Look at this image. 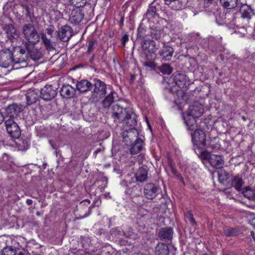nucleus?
<instances>
[{
	"mask_svg": "<svg viewBox=\"0 0 255 255\" xmlns=\"http://www.w3.org/2000/svg\"><path fill=\"white\" fill-rule=\"evenodd\" d=\"M242 193L244 196L250 200L255 199V189L250 186H247L243 189Z\"/></svg>",
	"mask_w": 255,
	"mask_h": 255,
	"instance_id": "nucleus-33",
	"label": "nucleus"
},
{
	"mask_svg": "<svg viewBox=\"0 0 255 255\" xmlns=\"http://www.w3.org/2000/svg\"><path fill=\"white\" fill-rule=\"evenodd\" d=\"M38 91L35 89L30 90L26 94L27 104L31 105L37 102L39 99V95L38 94Z\"/></svg>",
	"mask_w": 255,
	"mask_h": 255,
	"instance_id": "nucleus-27",
	"label": "nucleus"
},
{
	"mask_svg": "<svg viewBox=\"0 0 255 255\" xmlns=\"http://www.w3.org/2000/svg\"><path fill=\"white\" fill-rule=\"evenodd\" d=\"M7 132L14 138H18L21 135V130L17 124L12 119H8L4 122Z\"/></svg>",
	"mask_w": 255,
	"mask_h": 255,
	"instance_id": "nucleus-8",
	"label": "nucleus"
},
{
	"mask_svg": "<svg viewBox=\"0 0 255 255\" xmlns=\"http://www.w3.org/2000/svg\"><path fill=\"white\" fill-rule=\"evenodd\" d=\"M250 236H252L253 240L255 241V232L254 231H251L250 232Z\"/></svg>",
	"mask_w": 255,
	"mask_h": 255,
	"instance_id": "nucleus-60",
	"label": "nucleus"
},
{
	"mask_svg": "<svg viewBox=\"0 0 255 255\" xmlns=\"http://www.w3.org/2000/svg\"><path fill=\"white\" fill-rule=\"evenodd\" d=\"M152 4L154 5V6H157L159 5L160 6V9L161 8V5L163 4L161 0H154L153 2L151 3Z\"/></svg>",
	"mask_w": 255,
	"mask_h": 255,
	"instance_id": "nucleus-53",
	"label": "nucleus"
},
{
	"mask_svg": "<svg viewBox=\"0 0 255 255\" xmlns=\"http://www.w3.org/2000/svg\"><path fill=\"white\" fill-rule=\"evenodd\" d=\"M41 40L47 50L52 51L55 49V48L53 46V43L50 38L47 37L46 34H42Z\"/></svg>",
	"mask_w": 255,
	"mask_h": 255,
	"instance_id": "nucleus-35",
	"label": "nucleus"
},
{
	"mask_svg": "<svg viewBox=\"0 0 255 255\" xmlns=\"http://www.w3.org/2000/svg\"><path fill=\"white\" fill-rule=\"evenodd\" d=\"M86 203H87V205H86V207L88 208V209L89 208L88 207V205L90 204V202L89 200H85L84 201H83L82 202H81L80 203V205H86Z\"/></svg>",
	"mask_w": 255,
	"mask_h": 255,
	"instance_id": "nucleus-56",
	"label": "nucleus"
},
{
	"mask_svg": "<svg viewBox=\"0 0 255 255\" xmlns=\"http://www.w3.org/2000/svg\"><path fill=\"white\" fill-rule=\"evenodd\" d=\"M96 44L97 41L95 39H92L90 40L88 43L87 52L90 53L93 51L94 49Z\"/></svg>",
	"mask_w": 255,
	"mask_h": 255,
	"instance_id": "nucleus-44",
	"label": "nucleus"
},
{
	"mask_svg": "<svg viewBox=\"0 0 255 255\" xmlns=\"http://www.w3.org/2000/svg\"><path fill=\"white\" fill-rule=\"evenodd\" d=\"M239 12L242 18L250 20L255 14V7L253 4H242Z\"/></svg>",
	"mask_w": 255,
	"mask_h": 255,
	"instance_id": "nucleus-13",
	"label": "nucleus"
},
{
	"mask_svg": "<svg viewBox=\"0 0 255 255\" xmlns=\"http://www.w3.org/2000/svg\"><path fill=\"white\" fill-rule=\"evenodd\" d=\"M26 203L28 205H31L33 203V201L31 199H27L26 201Z\"/></svg>",
	"mask_w": 255,
	"mask_h": 255,
	"instance_id": "nucleus-58",
	"label": "nucleus"
},
{
	"mask_svg": "<svg viewBox=\"0 0 255 255\" xmlns=\"http://www.w3.org/2000/svg\"><path fill=\"white\" fill-rule=\"evenodd\" d=\"M169 166L172 174L176 177V178L179 180L181 182L184 184V182L183 177L181 174L177 171L176 169L172 165L171 163H169Z\"/></svg>",
	"mask_w": 255,
	"mask_h": 255,
	"instance_id": "nucleus-40",
	"label": "nucleus"
},
{
	"mask_svg": "<svg viewBox=\"0 0 255 255\" xmlns=\"http://www.w3.org/2000/svg\"><path fill=\"white\" fill-rule=\"evenodd\" d=\"M23 7L26 11V13L25 14L26 16L28 17L30 19H31L32 17L33 16V13L28 5H24L23 6Z\"/></svg>",
	"mask_w": 255,
	"mask_h": 255,
	"instance_id": "nucleus-46",
	"label": "nucleus"
},
{
	"mask_svg": "<svg viewBox=\"0 0 255 255\" xmlns=\"http://www.w3.org/2000/svg\"><path fill=\"white\" fill-rule=\"evenodd\" d=\"M157 49V48L155 41L147 38L145 39L141 44L140 56L144 59H151L153 58H156L155 52Z\"/></svg>",
	"mask_w": 255,
	"mask_h": 255,
	"instance_id": "nucleus-3",
	"label": "nucleus"
},
{
	"mask_svg": "<svg viewBox=\"0 0 255 255\" xmlns=\"http://www.w3.org/2000/svg\"><path fill=\"white\" fill-rule=\"evenodd\" d=\"M196 118L188 114L184 116V122L189 130H194L197 129Z\"/></svg>",
	"mask_w": 255,
	"mask_h": 255,
	"instance_id": "nucleus-26",
	"label": "nucleus"
},
{
	"mask_svg": "<svg viewBox=\"0 0 255 255\" xmlns=\"http://www.w3.org/2000/svg\"><path fill=\"white\" fill-rule=\"evenodd\" d=\"M18 49L19 50L20 54H21L22 55L25 54V55H26L27 50L25 47V48H23L22 47L19 46L18 47Z\"/></svg>",
	"mask_w": 255,
	"mask_h": 255,
	"instance_id": "nucleus-54",
	"label": "nucleus"
},
{
	"mask_svg": "<svg viewBox=\"0 0 255 255\" xmlns=\"http://www.w3.org/2000/svg\"><path fill=\"white\" fill-rule=\"evenodd\" d=\"M173 231L171 227H164L159 230L158 236L161 240L170 241L172 239Z\"/></svg>",
	"mask_w": 255,
	"mask_h": 255,
	"instance_id": "nucleus-20",
	"label": "nucleus"
},
{
	"mask_svg": "<svg viewBox=\"0 0 255 255\" xmlns=\"http://www.w3.org/2000/svg\"><path fill=\"white\" fill-rule=\"evenodd\" d=\"M160 10V6H154V5L151 3L149 5L148 8L145 14V16L148 19H150L153 17H154L157 14V11Z\"/></svg>",
	"mask_w": 255,
	"mask_h": 255,
	"instance_id": "nucleus-32",
	"label": "nucleus"
},
{
	"mask_svg": "<svg viewBox=\"0 0 255 255\" xmlns=\"http://www.w3.org/2000/svg\"><path fill=\"white\" fill-rule=\"evenodd\" d=\"M164 1V3L165 4H167V3H168V2H170L171 1H173V0H163Z\"/></svg>",
	"mask_w": 255,
	"mask_h": 255,
	"instance_id": "nucleus-62",
	"label": "nucleus"
},
{
	"mask_svg": "<svg viewBox=\"0 0 255 255\" xmlns=\"http://www.w3.org/2000/svg\"><path fill=\"white\" fill-rule=\"evenodd\" d=\"M189 109L190 112L188 114L197 118L201 117L204 112L203 106L199 103H195Z\"/></svg>",
	"mask_w": 255,
	"mask_h": 255,
	"instance_id": "nucleus-21",
	"label": "nucleus"
},
{
	"mask_svg": "<svg viewBox=\"0 0 255 255\" xmlns=\"http://www.w3.org/2000/svg\"><path fill=\"white\" fill-rule=\"evenodd\" d=\"M224 234L228 237H232L236 235V231L233 228H228L224 230Z\"/></svg>",
	"mask_w": 255,
	"mask_h": 255,
	"instance_id": "nucleus-43",
	"label": "nucleus"
},
{
	"mask_svg": "<svg viewBox=\"0 0 255 255\" xmlns=\"http://www.w3.org/2000/svg\"><path fill=\"white\" fill-rule=\"evenodd\" d=\"M22 33L28 43L36 44L39 41L40 37L34 25L31 23L24 24L22 28Z\"/></svg>",
	"mask_w": 255,
	"mask_h": 255,
	"instance_id": "nucleus-5",
	"label": "nucleus"
},
{
	"mask_svg": "<svg viewBox=\"0 0 255 255\" xmlns=\"http://www.w3.org/2000/svg\"><path fill=\"white\" fill-rule=\"evenodd\" d=\"M110 233L112 235L115 237L117 236H123V230H121L119 227H116L112 229L110 231Z\"/></svg>",
	"mask_w": 255,
	"mask_h": 255,
	"instance_id": "nucleus-41",
	"label": "nucleus"
},
{
	"mask_svg": "<svg viewBox=\"0 0 255 255\" xmlns=\"http://www.w3.org/2000/svg\"><path fill=\"white\" fill-rule=\"evenodd\" d=\"M155 253L156 255H168V246L164 243L158 244L155 247Z\"/></svg>",
	"mask_w": 255,
	"mask_h": 255,
	"instance_id": "nucleus-30",
	"label": "nucleus"
},
{
	"mask_svg": "<svg viewBox=\"0 0 255 255\" xmlns=\"http://www.w3.org/2000/svg\"><path fill=\"white\" fill-rule=\"evenodd\" d=\"M128 40V35L127 34H124L122 38V44L123 47H125L127 42Z\"/></svg>",
	"mask_w": 255,
	"mask_h": 255,
	"instance_id": "nucleus-52",
	"label": "nucleus"
},
{
	"mask_svg": "<svg viewBox=\"0 0 255 255\" xmlns=\"http://www.w3.org/2000/svg\"><path fill=\"white\" fill-rule=\"evenodd\" d=\"M2 159L3 161H8L9 160L8 155L6 153H4L2 156Z\"/></svg>",
	"mask_w": 255,
	"mask_h": 255,
	"instance_id": "nucleus-57",
	"label": "nucleus"
},
{
	"mask_svg": "<svg viewBox=\"0 0 255 255\" xmlns=\"http://www.w3.org/2000/svg\"><path fill=\"white\" fill-rule=\"evenodd\" d=\"M138 132L135 128H131L125 130L123 134V141L128 146H130V152L131 154L139 152L142 149L143 141L138 138Z\"/></svg>",
	"mask_w": 255,
	"mask_h": 255,
	"instance_id": "nucleus-2",
	"label": "nucleus"
},
{
	"mask_svg": "<svg viewBox=\"0 0 255 255\" xmlns=\"http://www.w3.org/2000/svg\"><path fill=\"white\" fill-rule=\"evenodd\" d=\"M192 140L199 148L204 149L206 145V136L204 130L197 129L191 133Z\"/></svg>",
	"mask_w": 255,
	"mask_h": 255,
	"instance_id": "nucleus-7",
	"label": "nucleus"
},
{
	"mask_svg": "<svg viewBox=\"0 0 255 255\" xmlns=\"http://www.w3.org/2000/svg\"><path fill=\"white\" fill-rule=\"evenodd\" d=\"M3 30L7 37L8 40L11 42H13L19 37L18 32L11 24H6L3 27Z\"/></svg>",
	"mask_w": 255,
	"mask_h": 255,
	"instance_id": "nucleus-15",
	"label": "nucleus"
},
{
	"mask_svg": "<svg viewBox=\"0 0 255 255\" xmlns=\"http://www.w3.org/2000/svg\"><path fill=\"white\" fill-rule=\"evenodd\" d=\"M174 81L176 85L180 88H186L190 85V81L188 78L182 73H175Z\"/></svg>",
	"mask_w": 255,
	"mask_h": 255,
	"instance_id": "nucleus-16",
	"label": "nucleus"
},
{
	"mask_svg": "<svg viewBox=\"0 0 255 255\" xmlns=\"http://www.w3.org/2000/svg\"><path fill=\"white\" fill-rule=\"evenodd\" d=\"M54 28L53 27V26L52 25H50L49 26V27H48L46 29V33L49 35H50V37H52V34L53 33V32H54Z\"/></svg>",
	"mask_w": 255,
	"mask_h": 255,
	"instance_id": "nucleus-51",
	"label": "nucleus"
},
{
	"mask_svg": "<svg viewBox=\"0 0 255 255\" xmlns=\"http://www.w3.org/2000/svg\"><path fill=\"white\" fill-rule=\"evenodd\" d=\"M93 88V84L87 80H82L76 84V89L80 93H86Z\"/></svg>",
	"mask_w": 255,
	"mask_h": 255,
	"instance_id": "nucleus-23",
	"label": "nucleus"
},
{
	"mask_svg": "<svg viewBox=\"0 0 255 255\" xmlns=\"http://www.w3.org/2000/svg\"><path fill=\"white\" fill-rule=\"evenodd\" d=\"M35 45L30 44L27 42H25L24 46L27 50L26 56L29 57L31 59L36 61L41 58L42 53L40 50L35 47Z\"/></svg>",
	"mask_w": 255,
	"mask_h": 255,
	"instance_id": "nucleus-12",
	"label": "nucleus"
},
{
	"mask_svg": "<svg viewBox=\"0 0 255 255\" xmlns=\"http://www.w3.org/2000/svg\"><path fill=\"white\" fill-rule=\"evenodd\" d=\"M244 184V182L243 180L240 176L237 175L232 177L231 185L234 187L237 190L241 191Z\"/></svg>",
	"mask_w": 255,
	"mask_h": 255,
	"instance_id": "nucleus-29",
	"label": "nucleus"
},
{
	"mask_svg": "<svg viewBox=\"0 0 255 255\" xmlns=\"http://www.w3.org/2000/svg\"><path fill=\"white\" fill-rule=\"evenodd\" d=\"M60 93L63 98H71L75 95V89L69 85H63L60 89Z\"/></svg>",
	"mask_w": 255,
	"mask_h": 255,
	"instance_id": "nucleus-24",
	"label": "nucleus"
},
{
	"mask_svg": "<svg viewBox=\"0 0 255 255\" xmlns=\"http://www.w3.org/2000/svg\"><path fill=\"white\" fill-rule=\"evenodd\" d=\"M133 236L132 229L131 228H128V230H123V236H125L127 238H130Z\"/></svg>",
	"mask_w": 255,
	"mask_h": 255,
	"instance_id": "nucleus-45",
	"label": "nucleus"
},
{
	"mask_svg": "<svg viewBox=\"0 0 255 255\" xmlns=\"http://www.w3.org/2000/svg\"><path fill=\"white\" fill-rule=\"evenodd\" d=\"M187 218H188L191 224L194 225L196 224L195 221L194 219L193 215L191 211H189L187 215Z\"/></svg>",
	"mask_w": 255,
	"mask_h": 255,
	"instance_id": "nucleus-48",
	"label": "nucleus"
},
{
	"mask_svg": "<svg viewBox=\"0 0 255 255\" xmlns=\"http://www.w3.org/2000/svg\"><path fill=\"white\" fill-rule=\"evenodd\" d=\"M135 76L134 75H131V78H130V81L131 82L133 81L135 79Z\"/></svg>",
	"mask_w": 255,
	"mask_h": 255,
	"instance_id": "nucleus-61",
	"label": "nucleus"
},
{
	"mask_svg": "<svg viewBox=\"0 0 255 255\" xmlns=\"http://www.w3.org/2000/svg\"><path fill=\"white\" fill-rule=\"evenodd\" d=\"M221 5L227 9H234L238 5V0H220Z\"/></svg>",
	"mask_w": 255,
	"mask_h": 255,
	"instance_id": "nucleus-34",
	"label": "nucleus"
},
{
	"mask_svg": "<svg viewBox=\"0 0 255 255\" xmlns=\"http://www.w3.org/2000/svg\"><path fill=\"white\" fill-rule=\"evenodd\" d=\"M16 249L11 246H6L1 251V255H15Z\"/></svg>",
	"mask_w": 255,
	"mask_h": 255,
	"instance_id": "nucleus-39",
	"label": "nucleus"
},
{
	"mask_svg": "<svg viewBox=\"0 0 255 255\" xmlns=\"http://www.w3.org/2000/svg\"><path fill=\"white\" fill-rule=\"evenodd\" d=\"M15 255H30L29 253L24 250L16 249Z\"/></svg>",
	"mask_w": 255,
	"mask_h": 255,
	"instance_id": "nucleus-49",
	"label": "nucleus"
},
{
	"mask_svg": "<svg viewBox=\"0 0 255 255\" xmlns=\"http://www.w3.org/2000/svg\"><path fill=\"white\" fill-rule=\"evenodd\" d=\"M202 154L204 156V158L209 160L210 165L213 167L220 169L223 167L224 164V160L222 155L209 154L204 151L202 152Z\"/></svg>",
	"mask_w": 255,
	"mask_h": 255,
	"instance_id": "nucleus-9",
	"label": "nucleus"
},
{
	"mask_svg": "<svg viewBox=\"0 0 255 255\" xmlns=\"http://www.w3.org/2000/svg\"><path fill=\"white\" fill-rule=\"evenodd\" d=\"M148 170L146 166H142L139 168L135 174L136 180L140 182L147 180L148 178Z\"/></svg>",
	"mask_w": 255,
	"mask_h": 255,
	"instance_id": "nucleus-25",
	"label": "nucleus"
},
{
	"mask_svg": "<svg viewBox=\"0 0 255 255\" xmlns=\"http://www.w3.org/2000/svg\"><path fill=\"white\" fill-rule=\"evenodd\" d=\"M8 41L7 37L4 33L0 32V43L7 42Z\"/></svg>",
	"mask_w": 255,
	"mask_h": 255,
	"instance_id": "nucleus-50",
	"label": "nucleus"
},
{
	"mask_svg": "<svg viewBox=\"0 0 255 255\" xmlns=\"http://www.w3.org/2000/svg\"><path fill=\"white\" fill-rule=\"evenodd\" d=\"M227 14H224V13L218 12L216 15V21L219 25H222L224 23H226L228 22V20H227Z\"/></svg>",
	"mask_w": 255,
	"mask_h": 255,
	"instance_id": "nucleus-37",
	"label": "nucleus"
},
{
	"mask_svg": "<svg viewBox=\"0 0 255 255\" xmlns=\"http://www.w3.org/2000/svg\"><path fill=\"white\" fill-rule=\"evenodd\" d=\"M149 33L152 38L158 41H161L165 34L162 28L154 26L150 27Z\"/></svg>",
	"mask_w": 255,
	"mask_h": 255,
	"instance_id": "nucleus-22",
	"label": "nucleus"
},
{
	"mask_svg": "<svg viewBox=\"0 0 255 255\" xmlns=\"http://www.w3.org/2000/svg\"><path fill=\"white\" fill-rule=\"evenodd\" d=\"M40 94L42 99L50 101L57 95V92L52 85H47L41 89Z\"/></svg>",
	"mask_w": 255,
	"mask_h": 255,
	"instance_id": "nucleus-14",
	"label": "nucleus"
},
{
	"mask_svg": "<svg viewBox=\"0 0 255 255\" xmlns=\"http://www.w3.org/2000/svg\"><path fill=\"white\" fill-rule=\"evenodd\" d=\"M84 16V14L82 11L79 8H77L71 11L69 16V20L73 24L77 25L83 19Z\"/></svg>",
	"mask_w": 255,
	"mask_h": 255,
	"instance_id": "nucleus-19",
	"label": "nucleus"
},
{
	"mask_svg": "<svg viewBox=\"0 0 255 255\" xmlns=\"http://www.w3.org/2000/svg\"><path fill=\"white\" fill-rule=\"evenodd\" d=\"M174 52L173 48L168 45L164 44L163 46L158 51V54L164 61H169Z\"/></svg>",
	"mask_w": 255,
	"mask_h": 255,
	"instance_id": "nucleus-18",
	"label": "nucleus"
},
{
	"mask_svg": "<svg viewBox=\"0 0 255 255\" xmlns=\"http://www.w3.org/2000/svg\"><path fill=\"white\" fill-rule=\"evenodd\" d=\"M253 225L255 227V218H254L253 220Z\"/></svg>",
	"mask_w": 255,
	"mask_h": 255,
	"instance_id": "nucleus-64",
	"label": "nucleus"
},
{
	"mask_svg": "<svg viewBox=\"0 0 255 255\" xmlns=\"http://www.w3.org/2000/svg\"><path fill=\"white\" fill-rule=\"evenodd\" d=\"M157 69L163 75H169L173 71L172 67L169 64H164L161 66H158Z\"/></svg>",
	"mask_w": 255,
	"mask_h": 255,
	"instance_id": "nucleus-36",
	"label": "nucleus"
},
{
	"mask_svg": "<svg viewBox=\"0 0 255 255\" xmlns=\"http://www.w3.org/2000/svg\"><path fill=\"white\" fill-rule=\"evenodd\" d=\"M102 151V149L100 148L97 149L94 152V154L96 156L97 154L100 152Z\"/></svg>",
	"mask_w": 255,
	"mask_h": 255,
	"instance_id": "nucleus-59",
	"label": "nucleus"
},
{
	"mask_svg": "<svg viewBox=\"0 0 255 255\" xmlns=\"http://www.w3.org/2000/svg\"><path fill=\"white\" fill-rule=\"evenodd\" d=\"M94 89L92 92L90 100L92 102L97 103L106 94L107 85L103 81L98 79H94Z\"/></svg>",
	"mask_w": 255,
	"mask_h": 255,
	"instance_id": "nucleus-4",
	"label": "nucleus"
},
{
	"mask_svg": "<svg viewBox=\"0 0 255 255\" xmlns=\"http://www.w3.org/2000/svg\"><path fill=\"white\" fill-rule=\"evenodd\" d=\"M113 116L115 121L125 122L130 127L134 128L137 124L136 115L132 110L121 107L118 104L113 107Z\"/></svg>",
	"mask_w": 255,
	"mask_h": 255,
	"instance_id": "nucleus-1",
	"label": "nucleus"
},
{
	"mask_svg": "<svg viewBox=\"0 0 255 255\" xmlns=\"http://www.w3.org/2000/svg\"><path fill=\"white\" fill-rule=\"evenodd\" d=\"M57 35L61 41L66 42L72 35V29L69 26L64 25L59 29Z\"/></svg>",
	"mask_w": 255,
	"mask_h": 255,
	"instance_id": "nucleus-17",
	"label": "nucleus"
},
{
	"mask_svg": "<svg viewBox=\"0 0 255 255\" xmlns=\"http://www.w3.org/2000/svg\"><path fill=\"white\" fill-rule=\"evenodd\" d=\"M253 36L254 38V39H255V28H254V32H253Z\"/></svg>",
	"mask_w": 255,
	"mask_h": 255,
	"instance_id": "nucleus-63",
	"label": "nucleus"
},
{
	"mask_svg": "<svg viewBox=\"0 0 255 255\" xmlns=\"http://www.w3.org/2000/svg\"><path fill=\"white\" fill-rule=\"evenodd\" d=\"M189 95H188V94L185 93H183V99L186 103H188V101L189 100Z\"/></svg>",
	"mask_w": 255,
	"mask_h": 255,
	"instance_id": "nucleus-55",
	"label": "nucleus"
},
{
	"mask_svg": "<svg viewBox=\"0 0 255 255\" xmlns=\"http://www.w3.org/2000/svg\"><path fill=\"white\" fill-rule=\"evenodd\" d=\"M72 3L77 8L84 6L86 3V0H70Z\"/></svg>",
	"mask_w": 255,
	"mask_h": 255,
	"instance_id": "nucleus-42",
	"label": "nucleus"
},
{
	"mask_svg": "<svg viewBox=\"0 0 255 255\" xmlns=\"http://www.w3.org/2000/svg\"><path fill=\"white\" fill-rule=\"evenodd\" d=\"M160 189L155 184L148 183L144 185L143 193L145 197L150 200L155 198L158 194Z\"/></svg>",
	"mask_w": 255,
	"mask_h": 255,
	"instance_id": "nucleus-11",
	"label": "nucleus"
},
{
	"mask_svg": "<svg viewBox=\"0 0 255 255\" xmlns=\"http://www.w3.org/2000/svg\"><path fill=\"white\" fill-rule=\"evenodd\" d=\"M24 58H13V54L9 51L0 52V65L3 67H7L11 65L13 62L15 63H20L24 61Z\"/></svg>",
	"mask_w": 255,
	"mask_h": 255,
	"instance_id": "nucleus-6",
	"label": "nucleus"
},
{
	"mask_svg": "<svg viewBox=\"0 0 255 255\" xmlns=\"http://www.w3.org/2000/svg\"><path fill=\"white\" fill-rule=\"evenodd\" d=\"M155 58H153L151 59H144V61L143 63V65L144 66L148 67L153 70H155L156 68L157 69V65L154 62Z\"/></svg>",
	"mask_w": 255,
	"mask_h": 255,
	"instance_id": "nucleus-38",
	"label": "nucleus"
},
{
	"mask_svg": "<svg viewBox=\"0 0 255 255\" xmlns=\"http://www.w3.org/2000/svg\"><path fill=\"white\" fill-rule=\"evenodd\" d=\"M114 94H115V92H110L102 101V105L104 108H109L114 103L115 100Z\"/></svg>",
	"mask_w": 255,
	"mask_h": 255,
	"instance_id": "nucleus-31",
	"label": "nucleus"
},
{
	"mask_svg": "<svg viewBox=\"0 0 255 255\" xmlns=\"http://www.w3.org/2000/svg\"><path fill=\"white\" fill-rule=\"evenodd\" d=\"M24 109V107L20 104L13 103L9 105L5 108V113L6 117L9 119H14L17 118L19 114Z\"/></svg>",
	"mask_w": 255,
	"mask_h": 255,
	"instance_id": "nucleus-10",
	"label": "nucleus"
},
{
	"mask_svg": "<svg viewBox=\"0 0 255 255\" xmlns=\"http://www.w3.org/2000/svg\"><path fill=\"white\" fill-rule=\"evenodd\" d=\"M185 0H173V1L168 2L166 5H168L172 9L179 10L184 8L186 6Z\"/></svg>",
	"mask_w": 255,
	"mask_h": 255,
	"instance_id": "nucleus-28",
	"label": "nucleus"
},
{
	"mask_svg": "<svg viewBox=\"0 0 255 255\" xmlns=\"http://www.w3.org/2000/svg\"><path fill=\"white\" fill-rule=\"evenodd\" d=\"M219 177H223V180H227L229 179L230 175L226 171L221 170V173L219 174Z\"/></svg>",
	"mask_w": 255,
	"mask_h": 255,
	"instance_id": "nucleus-47",
	"label": "nucleus"
}]
</instances>
